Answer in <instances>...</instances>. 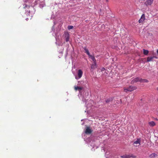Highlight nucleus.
<instances>
[{"instance_id": "obj_1", "label": "nucleus", "mask_w": 158, "mask_h": 158, "mask_svg": "<svg viewBox=\"0 0 158 158\" xmlns=\"http://www.w3.org/2000/svg\"><path fill=\"white\" fill-rule=\"evenodd\" d=\"M137 87L136 86H130L127 88H124V92H131L134 90L136 89Z\"/></svg>"}, {"instance_id": "obj_2", "label": "nucleus", "mask_w": 158, "mask_h": 158, "mask_svg": "<svg viewBox=\"0 0 158 158\" xmlns=\"http://www.w3.org/2000/svg\"><path fill=\"white\" fill-rule=\"evenodd\" d=\"M82 74L83 72L82 71V70L81 69L78 70L77 74L78 76L77 77H76L75 78L77 80L79 79L81 77Z\"/></svg>"}, {"instance_id": "obj_3", "label": "nucleus", "mask_w": 158, "mask_h": 158, "mask_svg": "<svg viewBox=\"0 0 158 158\" xmlns=\"http://www.w3.org/2000/svg\"><path fill=\"white\" fill-rule=\"evenodd\" d=\"M141 139H137V140L134 142L133 144L134 146L137 147L139 146L140 144Z\"/></svg>"}, {"instance_id": "obj_4", "label": "nucleus", "mask_w": 158, "mask_h": 158, "mask_svg": "<svg viewBox=\"0 0 158 158\" xmlns=\"http://www.w3.org/2000/svg\"><path fill=\"white\" fill-rule=\"evenodd\" d=\"M153 0H146L144 4L146 6H151L153 3Z\"/></svg>"}, {"instance_id": "obj_5", "label": "nucleus", "mask_w": 158, "mask_h": 158, "mask_svg": "<svg viewBox=\"0 0 158 158\" xmlns=\"http://www.w3.org/2000/svg\"><path fill=\"white\" fill-rule=\"evenodd\" d=\"M141 78L139 77H137L133 79L131 81V84H134L137 82L139 81L140 82Z\"/></svg>"}, {"instance_id": "obj_6", "label": "nucleus", "mask_w": 158, "mask_h": 158, "mask_svg": "<svg viewBox=\"0 0 158 158\" xmlns=\"http://www.w3.org/2000/svg\"><path fill=\"white\" fill-rule=\"evenodd\" d=\"M92 132V131L90 129L89 127H86V130L85 131V133L87 134H90Z\"/></svg>"}, {"instance_id": "obj_7", "label": "nucleus", "mask_w": 158, "mask_h": 158, "mask_svg": "<svg viewBox=\"0 0 158 158\" xmlns=\"http://www.w3.org/2000/svg\"><path fill=\"white\" fill-rule=\"evenodd\" d=\"M145 19V17L144 14H143L139 20V23H142Z\"/></svg>"}, {"instance_id": "obj_8", "label": "nucleus", "mask_w": 158, "mask_h": 158, "mask_svg": "<svg viewBox=\"0 0 158 158\" xmlns=\"http://www.w3.org/2000/svg\"><path fill=\"white\" fill-rule=\"evenodd\" d=\"M149 157L150 158H157L158 157V155L157 154L153 153L150 154L149 155Z\"/></svg>"}, {"instance_id": "obj_9", "label": "nucleus", "mask_w": 158, "mask_h": 158, "mask_svg": "<svg viewBox=\"0 0 158 158\" xmlns=\"http://www.w3.org/2000/svg\"><path fill=\"white\" fill-rule=\"evenodd\" d=\"M74 89L76 91L78 90L80 92L81 90L83 88L81 87L74 86Z\"/></svg>"}, {"instance_id": "obj_10", "label": "nucleus", "mask_w": 158, "mask_h": 158, "mask_svg": "<svg viewBox=\"0 0 158 158\" xmlns=\"http://www.w3.org/2000/svg\"><path fill=\"white\" fill-rule=\"evenodd\" d=\"M154 58V57L151 56L148 57L147 58V62H149L153 61V59Z\"/></svg>"}, {"instance_id": "obj_11", "label": "nucleus", "mask_w": 158, "mask_h": 158, "mask_svg": "<svg viewBox=\"0 0 158 158\" xmlns=\"http://www.w3.org/2000/svg\"><path fill=\"white\" fill-rule=\"evenodd\" d=\"M149 125L151 127H154L156 125L155 122L154 121H151L148 123Z\"/></svg>"}, {"instance_id": "obj_12", "label": "nucleus", "mask_w": 158, "mask_h": 158, "mask_svg": "<svg viewBox=\"0 0 158 158\" xmlns=\"http://www.w3.org/2000/svg\"><path fill=\"white\" fill-rule=\"evenodd\" d=\"M65 37L66 38L65 40L66 42L69 41V35L68 33H66L65 34Z\"/></svg>"}, {"instance_id": "obj_13", "label": "nucleus", "mask_w": 158, "mask_h": 158, "mask_svg": "<svg viewBox=\"0 0 158 158\" xmlns=\"http://www.w3.org/2000/svg\"><path fill=\"white\" fill-rule=\"evenodd\" d=\"M89 57L91 58V59L93 60V61L94 63H95L96 62V60L95 58L93 56H92L90 55V56H89Z\"/></svg>"}, {"instance_id": "obj_14", "label": "nucleus", "mask_w": 158, "mask_h": 158, "mask_svg": "<svg viewBox=\"0 0 158 158\" xmlns=\"http://www.w3.org/2000/svg\"><path fill=\"white\" fill-rule=\"evenodd\" d=\"M149 53V51L148 50L143 49V53L144 55H147Z\"/></svg>"}, {"instance_id": "obj_15", "label": "nucleus", "mask_w": 158, "mask_h": 158, "mask_svg": "<svg viewBox=\"0 0 158 158\" xmlns=\"http://www.w3.org/2000/svg\"><path fill=\"white\" fill-rule=\"evenodd\" d=\"M131 157V156L128 155H125L121 156V157L122 158H130Z\"/></svg>"}, {"instance_id": "obj_16", "label": "nucleus", "mask_w": 158, "mask_h": 158, "mask_svg": "<svg viewBox=\"0 0 158 158\" xmlns=\"http://www.w3.org/2000/svg\"><path fill=\"white\" fill-rule=\"evenodd\" d=\"M141 82H148V81L146 79H142L141 78L140 80Z\"/></svg>"}, {"instance_id": "obj_17", "label": "nucleus", "mask_w": 158, "mask_h": 158, "mask_svg": "<svg viewBox=\"0 0 158 158\" xmlns=\"http://www.w3.org/2000/svg\"><path fill=\"white\" fill-rule=\"evenodd\" d=\"M84 50L85 51V52L88 55L90 56V53L89 52L87 49L86 48H85Z\"/></svg>"}, {"instance_id": "obj_18", "label": "nucleus", "mask_w": 158, "mask_h": 158, "mask_svg": "<svg viewBox=\"0 0 158 158\" xmlns=\"http://www.w3.org/2000/svg\"><path fill=\"white\" fill-rule=\"evenodd\" d=\"M96 62L95 63H94V64H92L91 65V68L92 69H94L96 67Z\"/></svg>"}, {"instance_id": "obj_19", "label": "nucleus", "mask_w": 158, "mask_h": 158, "mask_svg": "<svg viewBox=\"0 0 158 158\" xmlns=\"http://www.w3.org/2000/svg\"><path fill=\"white\" fill-rule=\"evenodd\" d=\"M112 98H109V99H107L106 101V103H109V102L112 101Z\"/></svg>"}, {"instance_id": "obj_20", "label": "nucleus", "mask_w": 158, "mask_h": 158, "mask_svg": "<svg viewBox=\"0 0 158 158\" xmlns=\"http://www.w3.org/2000/svg\"><path fill=\"white\" fill-rule=\"evenodd\" d=\"M73 27L72 26H69L68 27V28L69 30L73 29Z\"/></svg>"}, {"instance_id": "obj_21", "label": "nucleus", "mask_w": 158, "mask_h": 158, "mask_svg": "<svg viewBox=\"0 0 158 158\" xmlns=\"http://www.w3.org/2000/svg\"><path fill=\"white\" fill-rule=\"evenodd\" d=\"M105 69L104 68H103L102 69V70L103 71L104 70H105Z\"/></svg>"}, {"instance_id": "obj_22", "label": "nucleus", "mask_w": 158, "mask_h": 158, "mask_svg": "<svg viewBox=\"0 0 158 158\" xmlns=\"http://www.w3.org/2000/svg\"><path fill=\"white\" fill-rule=\"evenodd\" d=\"M152 57H154V58H157V57L156 56H152Z\"/></svg>"}, {"instance_id": "obj_23", "label": "nucleus", "mask_w": 158, "mask_h": 158, "mask_svg": "<svg viewBox=\"0 0 158 158\" xmlns=\"http://www.w3.org/2000/svg\"><path fill=\"white\" fill-rule=\"evenodd\" d=\"M157 53L158 54V49H157Z\"/></svg>"}, {"instance_id": "obj_24", "label": "nucleus", "mask_w": 158, "mask_h": 158, "mask_svg": "<svg viewBox=\"0 0 158 158\" xmlns=\"http://www.w3.org/2000/svg\"><path fill=\"white\" fill-rule=\"evenodd\" d=\"M157 90L158 91V87L157 88Z\"/></svg>"}, {"instance_id": "obj_25", "label": "nucleus", "mask_w": 158, "mask_h": 158, "mask_svg": "<svg viewBox=\"0 0 158 158\" xmlns=\"http://www.w3.org/2000/svg\"><path fill=\"white\" fill-rule=\"evenodd\" d=\"M157 101H158V98H157Z\"/></svg>"}, {"instance_id": "obj_26", "label": "nucleus", "mask_w": 158, "mask_h": 158, "mask_svg": "<svg viewBox=\"0 0 158 158\" xmlns=\"http://www.w3.org/2000/svg\"><path fill=\"white\" fill-rule=\"evenodd\" d=\"M107 2L108 1V0H106Z\"/></svg>"}]
</instances>
